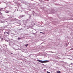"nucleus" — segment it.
<instances>
[{
	"mask_svg": "<svg viewBox=\"0 0 73 73\" xmlns=\"http://www.w3.org/2000/svg\"><path fill=\"white\" fill-rule=\"evenodd\" d=\"M1 15H2V13H1Z\"/></svg>",
	"mask_w": 73,
	"mask_h": 73,
	"instance_id": "11",
	"label": "nucleus"
},
{
	"mask_svg": "<svg viewBox=\"0 0 73 73\" xmlns=\"http://www.w3.org/2000/svg\"><path fill=\"white\" fill-rule=\"evenodd\" d=\"M56 73H61V71H56Z\"/></svg>",
	"mask_w": 73,
	"mask_h": 73,
	"instance_id": "3",
	"label": "nucleus"
},
{
	"mask_svg": "<svg viewBox=\"0 0 73 73\" xmlns=\"http://www.w3.org/2000/svg\"><path fill=\"white\" fill-rule=\"evenodd\" d=\"M71 50H73V48H71V49H70Z\"/></svg>",
	"mask_w": 73,
	"mask_h": 73,
	"instance_id": "7",
	"label": "nucleus"
},
{
	"mask_svg": "<svg viewBox=\"0 0 73 73\" xmlns=\"http://www.w3.org/2000/svg\"><path fill=\"white\" fill-rule=\"evenodd\" d=\"M46 1H49V0H46Z\"/></svg>",
	"mask_w": 73,
	"mask_h": 73,
	"instance_id": "9",
	"label": "nucleus"
},
{
	"mask_svg": "<svg viewBox=\"0 0 73 73\" xmlns=\"http://www.w3.org/2000/svg\"><path fill=\"white\" fill-rule=\"evenodd\" d=\"M40 33H43V34H44V33H42V32H40Z\"/></svg>",
	"mask_w": 73,
	"mask_h": 73,
	"instance_id": "10",
	"label": "nucleus"
},
{
	"mask_svg": "<svg viewBox=\"0 0 73 73\" xmlns=\"http://www.w3.org/2000/svg\"><path fill=\"white\" fill-rule=\"evenodd\" d=\"M37 61L40 62H41V63H46V62H49V61L48 60L42 61L39 60H37Z\"/></svg>",
	"mask_w": 73,
	"mask_h": 73,
	"instance_id": "1",
	"label": "nucleus"
},
{
	"mask_svg": "<svg viewBox=\"0 0 73 73\" xmlns=\"http://www.w3.org/2000/svg\"><path fill=\"white\" fill-rule=\"evenodd\" d=\"M28 44H26L25 45V46H26V48H27V46H28Z\"/></svg>",
	"mask_w": 73,
	"mask_h": 73,
	"instance_id": "4",
	"label": "nucleus"
},
{
	"mask_svg": "<svg viewBox=\"0 0 73 73\" xmlns=\"http://www.w3.org/2000/svg\"><path fill=\"white\" fill-rule=\"evenodd\" d=\"M6 33H7V34H8V36H9V33L8 32H4V35H6Z\"/></svg>",
	"mask_w": 73,
	"mask_h": 73,
	"instance_id": "2",
	"label": "nucleus"
},
{
	"mask_svg": "<svg viewBox=\"0 0 73 73\" xmlns=\"http://www.w3.org/2000/svg\"><path fill=\"white\" fill-rule=\"evenodd\" d=\"M18 40H20V39H21V38H18Z\"/></svg>",
	"mask_w": 73,
	"mask_h": 73,
	"instance_id": "5",
	"label": "nucleus"
},
{
	"mask_svg": "<svg viewBox=\"0 0 73 73\" xmlns=\"http://www.w3.org/2000/svg\"><path fill=\"white\" fill-rule=\"evenodd\" d=\"M47 73H50L48 71H47Z\"/></svg>",
	"mask_w": 73,
	"mask_h": 73,
	"instance_id": "8",
	"label": "nucleus"
},
{
	"mask_svg": "<svg viewBox=\"0 0 73 73\" xmlns=\"http://www.w3.org/2000/svg\"><path fill=\"white\" fill-rule=\"evenodd\" d=\"M6 13H8L9 12V11H8L6 10Z\"/></svg>",
	"mask_w": 73,
	"mask_h": 73,
	"instance_id": "6",
	"label": "nucleus"
}]
</instances>
